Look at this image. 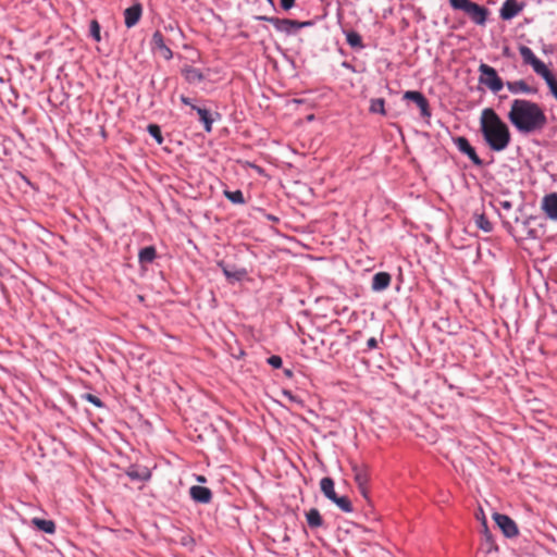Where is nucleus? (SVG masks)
<instances>
[{"instance_id": "f257e3e1", "label": "nucleus", "mask_w": 557, "mask_h": 557, "mask_svg": "<svg viewBox=\"0 0 557 557\" xmlns=\"http://www.w3.org/2000/svg\"><path fill=\"white\" fill-rule=\"evenodd\" d=\"M508 120L520 134L524 135L542 132L548 122L543 108L527 99H515L511 102Z\"/></svg>"}, {"instance_id": "f03ea898", "label": "nucleus", "mask_w": 557, "mask_h": 557, "mask_svg": "<svg viewBox=\"0 0 557 557\" xmlns=\"http://www.w3.org/2000/svg\"><path fill=\"white\" fill-rule=\"evenodd\" d=\"M480 132L485 144L495 152L507 149L511 141V133L508 125L492 108H486L482 111Z\"/></svg>"}, {"instance_id": "7ed1b4c3", "label": "nucleus", "mask_w": 557, "mask_h": 557, "mask_svg": "<svg viewBox=\"0 0 557 557\" xmlns=\"http://www.w3.org/2000/svg\"><path fill=\"white\" fill-rule=\"evenodd\" d=\"M519 53L523 62L528 65H531L533 71L546 82L552 95L557 100V81L553 73L540 59L535 57L531 48L521 45L519 47Z\"/></svg>"}, {"instance_id": "20e7f679", "label": "nucleus", "mask_w": 557, "mask_h": 557, "mask_svg": "<svg viewBox=\"0 0 557 557\" xmlns=\"http://www.w3.org/2000/svg\"><path fill=\"white\" fill-rule=\"evenodd\" d=\"M450 7L454 10L463 11L470 20L479 25L484 26L490 15V10L483 5H480L471 0H448Z\"/></svg>"}, {"instance_id": "39448f33", "label": "nucleus", "mask_w": 557, "mask_h": 557, "mask_svg": "<svg viewBox=\"0 0 557 557\" xmlns=\"http://www.w3.org/2000/svg\"><path fill=\"white\" fill-rule=\"evenodd\" d=\"M258 21H264L274 26L277 32L285 33L287 35L294 34L297 30L312 26L313 21H296L290 18H280L275 16L258 15L255 16Z\"/></svg>"}, {"instance_id": "423d86ee", "label": "nucleus", "mask_w": 557, "mask_h": 557, "mask_svg": "<svg viewBox=\"0 0 557 557\" xmlns=\"http://www.w3.org/2000/svg\"><path fill=\"white\" fill-rule=\"evenodd\" d=\"M479 72L481 74L479 77V83L486 85L494 94L500 91L506 85L499 77L497 71L488 64L481 63L479 66Z\"/></svg>"}, {"instance_id": "0eeeda50", "label": "nucleus", "mask_w": 557, "mask_h": 557, "mask_svg": "<svg viewBox=\"0 0 557 557\" xmlns=\"http://www.w3.org/2000/svg\"><path fill=\"white\" fill-rule=\"evenodd\" d=\"M354 480L358 486L360 494L369 499L368 483L370 480L369 467L363 462H350Z\"/></svg>"}, {"instance_id": "6e6552de", "label": "nucleus", "mask_w": 557, "mask_h": 557, "mask_svg": "<svg viewBox=\"0 0 557 557\" xmlns=\"http://www.w3.org/2000/svg\"><path fill=\"white\" fill-rule=\"evenodd\" d=\"M493 520L495 521L496 525L499 528V530L506 537L512 539L519 534L517 523L509 516L505 513L494 512Z\"/></svg>"}, {"instance_id": "1a4fd4ad", "label": "nucleus", "mask_w": 557, "mask_h": 557, "mask_svg": "<svg viewBox=\"0 0 557 557\" xmlns=\"http://www.w3.org/2000/svg\"><path fill=\"white\" fill-rule=\"evenodd\" d=\"M454 144L456 145L457 149L462 153L466 154L474 165L476 166H483L484 162L483 160L478 156L475 149L472 147L470 141L467 137L458 136L453 138Z\"/></svg>"}, {"instance_id": "9d476101", "label": "nucleus", "mask_w": 557, "mask_h": 557, "mask_svg": "<svg viewBox=\"0 0 557 557\" xmlns=\"http://www.w3.org/2000/svg\"><path fill=\"white\" fill-rule=\"evenodd\" d=\"M403 98L405 100L414 102L416 106L420 109V114L423 119L431 117L432 113H431L429 100L421 91L408 90L404 94Z\"/></svg>"}, {"instance_id": "9b49d317", "label": "nucleus", "mask_w": 557, "mask_h": 557, "mask_svg": "<svg viewBox=\"0 0 557 557\" xmlns=\"http://www.w3.org/2000/svg\"><path fill=\"white\" fill-rule=\"evenodd\" d=\"M527 238L539 239L544 235V226L539 218L529 216L522 221Z\"/></svg>"}, {"instance_id": "f8f14e48", "label": "nucleus", "mask_w": 557, "mask_h": 557, "mask_svg": "<svg viewBox=\"0 0 557 557\" xmlns=\"http://www.w3.org/2000/svg\"><path fill=\"white\" fill-rule=\"evenodd\" d=\"M218 267L222 270L223 274L231 283L239 282L247 275L245 268H237L236 265L230 264L224 260L218 261Z\"/></svg>"}, {"instance_id": "ddd939ff", "label": "nucleus", "mask_w": 557, "mask_h": 557, "mask_svg": "<svg viewBox=\"0 0 557 557\" xmlns=\"http://www.w3.org/2000/svg\"><path fill=\"white\" fill-rule=\"evenodd\" d=\"M523 8V2H519L518 0H505L499 10V16L504 21H510L517 16Z\"/></svg>"}, {"instance_id": "4468645a", "label": "nucleus", "mask_w": 557, "mask_h": 557, "mask_svg": "<svg viewBox=\"0 0 557 557\" xmlns=\"http://www.w3.org/2000/svg\"><path fill=\"white\" fill-rule=\"evenodd\" d=\"M125 474L132 480L137 482H147L151 478L149 468L139 465H131L126 468Z\"/></svg>"}, {"instance_id": "2eb2a0df", "label": "nucleus", "mask_w": 557, "mask_h": 557, "mask_svg": "<svg viewBox=\"0 0 557 557\" xmlns=\"http://www.w3.org/2000/svg\"><path fill=\"white\" fill-rule=\"evenodd\" d=\"M143 15V5L140 2H135L124 11V23L127 28H132L139 22Z\"/></svg>"}, {"instance_id": "dca6fc26", "label": "nucleus", "mask_w": 557, "mask_h": 557, "mask_svg": "<svg viewBox=\"0 0 557 557\" xmlns=\"http://www.w3.org/2000/svg\"><path fill=\"white\" fill-rule=\"evenodd\" d=\"M191 110L196 111L199 115V121L202 123L203 128L207 133L212 131V125L215 119H220L221 114L215 112L213 116L212 112L206 108H201L198 106H191Z\"/></svg>"}, {"instance_id": "f3484780", "label": "nucleus", "mask_w": 557, "mask_h": 557, "mask_svg": "<svg viewBox=\"0 0 557 557\" xmlns=\"http://www.w3.org/2000/svg\"><path fill=\"white\" fill-rule=\"evenodd\" d=\"M190 498L197 504H209L212 500V492L209 487L193 485L189 488Z\"/></svg>"}, {"instance_id": "a211bd4d", "label": "nucleus", "mask_w": 557, "mask_h": 557, "mask_svg": "<svg viewBox=\"0 0 557 557\" xmlns=\"http://www.w3.org/2000/svg\"><path fill=\"white\" fill-rule=\"evenodd\" d=\"M481 534H482V546L484 547L485 552L487 554L492 553L493 550L497 552L498 546L495 542V539H494L492 532L490 531V529L487 527V522H486L485 518H483V520H482Z\"/></svg>"}, {"instance_id": "6ab92c4d", "label": "nucleus", "mask_w": 557, "mask_h": 557, "mask_svg": "<svg viewBox=\"0 0 557 557\" xmlns=\"http://www.w3.org/2000/svg\"><path fill=\"white\" fill-rule=\"evenodd\" d=\"M507 89L512 94H528V95H535L537 94V88L530 86L527 84L525 81L519 79V81H512L506 83Z\"/></svg>"}, {"instance_id": "aec40b11", "label": "nucleus", "mask_w": 557, "mask_h": 557, "mask_svg": "<svg viewBox=\"0 0 557 557\" xmlns=\"http://www.w3.org/2000/svg\"><path fill=\"white\" fill-rule=\"evenodd\" d=\"M151 44H152L153 49H158L165 60H171L173 58V52L165 45L164 37L160 30H156L152 34Z\"/></svg>"}, {"instance_id": "412c9836", "label": "nucleus", "mask_w": 557, "mask_h": 557, "mask_svg": "<svg viewBox=\"0 0 557 557\" xmlns=\"http://www.w3.org/2000/svg\"><path fill=\"white\" fill-rule=\"evenodd\" d=\"M181 73L184 76L185 81L189 84L200 83L205 79V75L201 70L194 67L189 64H185L181 69Z\"/></svg>"}, {"instance_id": "4be33fe9", "label": "nucleus", "mask_w": 557, "mask_h": 557, "mask_svg": "<svg viewBox=\"0 0 557 557\" xmlns=\"http://www.w3.org/2000/svg\"><path fill=\"white\" fill-rule=\"evenodd\" d=\"M391 281L392 276L389 273L377 272L373 275L371 287L374 292H382L389 286Z\"/></svg>"}, {"instance_id": "5701e85b", "label": "nucleus", "mask_w": 557, "mask_h": 557, "mask_svg": "<svg viewBox=\"0 0 557 557\" xmlns=\"http://www.w3.org/2000/svg\"><path fill=\"white\" fill-rule=\"evenodd\" d=\"M543 210L552 220H557V194H549L543 199Z\"/></svg>"}, {"instance_id": "b1692460", "label": "nucleus", "mask_w": 557, "mask_h": 557, "mask_svg": "<svg viewBox=\"0 0 557 557\" xmlns=\"http://www.w3.org/2000/svg\"><path fill=\"white\" fill-rule=\"evenodd\" d=\"M307 524L310 529H318L324 525V520L317 508H311L305 513Z\"/></svg>"}, {"instance_id": "393cba45", "label": "nucleus", "mask_w": 557, "mask_h": 557, "mask_svg": "<svg viewBox=\"0 0 557 557\" xmlns=\"http://www.w3.org/2000/svg\"><path fill=\"white\" fill-rule=\"evenodd\" d=\"M157 258V249L154 246H146L138 252V261L141 265L152 263Z\"/></svg>"}, {"instance_id": "a878e982", "label": "nucleus", "mask_w": 557, "mask_h": 557, "mask_svg": "<svg viewBox=\"0 0 557 557\" xmlns=\"http://www.w3.org/2000/svg\"><path fill=\"white\" fill-rule=\"evenodd\" d=\"M320 488L323 495L331 502L337 496L334 480L330 476H325L320 481Z\"/></svg>"}, {"instance_id": "bb28decb", "label": "nucleus", "mask_w": 557, "mask_h": 557, "mask_svg": "<svg viewBox=\"0 0 557 557\" xmlns=\"http://www.w3.org/2000/svg\"><path fill=\"white\" fill-rule=\"evenodd\" d=\"M32 524L39 531L47 533V534H53L55 532V523L52 520H46L41 518H33Z\"/></svg>"}, {"instance_id": "cd10ccee", "label": "nucleus", "mask_w": 557, "mask_h": 557, "mask_svg": "<svg viewBox=\"0 0 557 557\" xmlns=\"http://www.w3.org/2000/svg\"><path fill=\"white\" fill-rule=\"evenodd\" d=\"M346 41L354 49H362L364 47L362 37L355 30H349L346 33Z\"/></svg>"}, {"instance_id": "c85d7f7f", "label": "nucleus", "mask_w": 557, "mask_h": 557, "mask_svg": "<svg viewBox=\"0 0 557 557\" xmlns=\"http://www.w3.org/2000/svg\"><path fill=\"white\" fill-rule=\"evenodd\" d=\"M370 113L386 115L385 100L383 98H373L370 100Z\"/></svg>"}, {"instance_id": "c756f323", "label": "nucleus", "mask_w": 557, "mask_h": 557, "mask_svg": "<svg viewBox=\"0 0 557 557\" xmlns=\"http://www.w3.org/2000/svg\"><path fill=\"white\" fill-rule=\"evenodd\" d=\"M332 503H334L342 511L351 512L354 510L351 500L348 496H336Z\"/></svg>"}, {"instance_id": "7c9ffc66", "label": "nucleus", "mask_w": 557, "mask_h": 557, "mask_svg": "<svg viewBox=\"0 0 557 557\" xmlns=\"http://www.w3.org/2000/svg\"><path fill=\"white\" fill-rule=\"evenodd\" d=\"M224 196L227 200L235 205H244L246 202L244 194L240 189L224 190Z\"/></svg>"}, {"instance_id": "2f4dec72", "label": "nucleus", "mask_w": 557, "mask_h": 557, "mask_svg": "<svg viewBox=\"0 0 557 557\" xmlns=\"http://www.w3.org/2000/svg\"><path fill=\"white\" fill-rule=\"evenodd\" d=\"M474 220H475V225L488 233L493 230V225L492 223L488 221L487 216L484 214V213H481V214H478V213H474Z\"/></svg>"}, {"instance_id": "473e14b6", "label": "nucleus", "mask_w": 557, "mask_h": 557, "mask_svg": "<svg viewBox=\"0 0 557 557\" xmlns=\"http://www.w3.org/2000/svg\"><path fill=\"white\" fill-rule=\"evenodd\" d=\"M147 132L159 145L163 143L161 127L158 124H149Z\"/></svg>"}, {"instance_id": "72a5a7b5", "label": "nucleus", "mask_w": 557, "mask_h": 557, "mask_svg": "<svg viewBox=\"0 0 557 557\" xmlns=\"http://www.w3.org/2000/svg\"><path fill=\"white\" fill-rule=\"evenodd\" d=\"M100 30H101V26H100L99 22L97 20H91L90 24H89V34H90L91 38L97 42H99L101 40Z\"/></svg>"}, {"instance_id": "f704fd0d", "label": "nucleus", "mask_w": 557, "mask_h": 557, "mask_svg": "<svg viewBox=\"0 0 557 557\" xmlns=\"http://www.w3.org/2000/svg\"><path fill=\"white\" fill-rule=\"evenodd\" d=\"M82 397L98 408L104 407L103 401L96 395L87 393V394H84Z\"/></svg>"}, {"instance_id": "c9c22d12", "label": "nucleus", "mask_w": 557, "mask_h": 557, "mask_svg": "<svg viewBox=\"0 0 557 557\" xmlns=\"http://www.w3.org/2000/svg\"><path fill=\"white\" fill-rule=\"evenodd\" d=\"M272 7H274V0H267ZM296 4V0H280V7L283 11H289Z\"/></svg>"}, {"instance_id": "e433bc0d", "label": "nucleus", "mask_w": 557, "mask_h": 557, "mask_svg": "<svg viewBox=\"0 0 557 557\" xmlns=\"http://www.w3.org/2000/svg\"><path fill=\"white\" fill-rule=\"evenodd\" d=\"M282 394L284 397H286L289 401L304 406V400L300 399L298 396L294 395L292 391L283 389Z\"/></svg>"}, {"instance_id": "4c0bfd02", "label": "nucleus", "mask_w": 557, "mask_h": 557, "mask_svg": "<svg viewBox=\"0 0 557 557\" xmlns=\"http://www.w3.org/2000/svg\"><path fill=\"white\" fill-rule=\"evenodd\" d=\"M268 364L273 367L274 369H280L283 364V360L277 355H272L267 359Z\"/></svg>"}, {"instance_id": "58836bf2", "label": "nucleus", "mask_w": 557, "mask_h": 557, "mask_svg": "<svg viewBox=\"0 0 557 557\" xmlns=\"http://www.w3.org/2000/svg\"><path fill=\"white\" fill-rule=\"evenodd\" d=\"M367 347L368 349H374L377 347V339L375 337H370L367 341Z\"/></svg>"}, {"instance_id": "ea45409f", "label": "nucleus", "mask_w": 557, "mask_h": 557, "mask_svg": "<svg viewBox=\"0 0 557 557\" xmlns=\"http://www.w3.org/2000/svg\"><path fill=\"white\" fill-rule=\"evenodd\" d=\"M180 100L182 101V103H184L185 106H189L190 108H191V106H194L193 102H191V99L186 97V96H184V95H182L180 97Z\"/></svg>"}, {"instance_id": "a19ab883", "label": "nucleus", "mask_w": 557, "mask_h": 557, "mask_svg": "<svg viewBox=\"0 0 557 557\" xmlns=\"http://www.w3.org/2000/svg\"><path fill=\"white\" fill-rule=\"evenodd\" d=\"M180 100L182 101V103H184L185 106H189L190 108H191V106H194L193 102H191V99L186 97V96H184V95H182L180 97Z\"/></svg>"}, {"instance_id": "79ce46f5", "label": "nucleus", "mask_w": 557, "mask_h": 557, "mask_svg": "<svg viewBox=\"0 0 557 557\" xmlns=\"http://www.w3.org/2000/svg\"><path fill=\"white\" fill-rule=\"evenodd\" d=\"M503 209L510 210L512 208V203L509 200H503L499 202Z\"/></svg>"}, {"instance_id": "37998d69", "label": "nucleus", "mask_w": 557, "mask_h": 557, "mask_svg": "<svg viewBox=\"0 0 557 557\" xmlns=\"http://www.w3.org/2000/svg\"><path fill=\"white\" fill-rule=\"evenodd\" d=\"M284 375L288 379H292L294 376V371L292 369H284Z\"/></svg>"}, {"instance_id": "c03bdc74", "label": "nucleus", "mask_w": 557, "mask_h": 557, "mask_svg": "<svg viewBox=\"0 0 557 557\" xmlns=\"http://www.w3.org/2000/svg\"><path fill=\"white\" fill-rule=\"evenodd\" d=\"M504 226L508 231L509 234H512L513 227L509 222H503Z\"/></svg>"}, {"instance_id": "a18cd8bd", "label": "nucleus", "mask_w": 557, "mask_h": 557, "mask_svg": "<svg viewBox=\"0 0 557 557\" xmlns=\"http://www.w3.org/2000/svg\"><path fill=\"white\" fill-rule=\"evenodd\" d=\"M267 218H268V220H270V221L278 222V218H277V216H275V215L268 214V215H267Z\"/></svg>"}, {"instance_id": "49530a36", "label": "nucleus", "mask_w": 557, "mask_h": 557, "mask_svg": "<svg viewBox=\"0 0 557 557\" xmlns=\"http://www.w3.org/2000/svg\"><path fill=\"white\" fill-rule=\"evenodd\" d=\"M552 51H553L552 46H544V48H543V52L544 53H548V52H552Z\"/></svg>"}, {"instance_id": "de8ad7c7", "label": "nucleus", "mask_w": 557, "mask_h": 557, "mask_svg": "<svg viewBox=\"0 0 557 557\" xmlns=\"http://www.w3.org/2000/svg\"><path fill=\"white\" fill-rule=\"evenodd\" d=\"M197 481H198V482H200V483H205L207 480H206V478H205V476H202V475H198V476H197Z\"/></svg>"}, {"instance_id": "09e8293b", "label": "nucleus", "mask_w": 557, "mask_h": 557, "mask_svg": "<svg viewBox=\"0 0 557 557\" xmlns=\"http://www.w3.org/2000/svg\"><path fill=\"white\" fill-rule=\"evenodd\" d=\"M343 66L347 67V69H350V70H354V67L348 62H343Z\"/></svg>"}, {"instance_id": "8fccbe9b", "label": "nucleus", "mask_w": 557, "mask_h": 557, "mask_svg": "<svg viewBox=\"0 0 557 557\" xmlns=\"http://www.w3.org/2000/svg\"><path fill=\"white\" fill-rule=\"evenodd\" d=\"M283 541L284 542H288V541H290V537L287 534H285L284 537H283Z\"/></svg>"}]
</instances>
